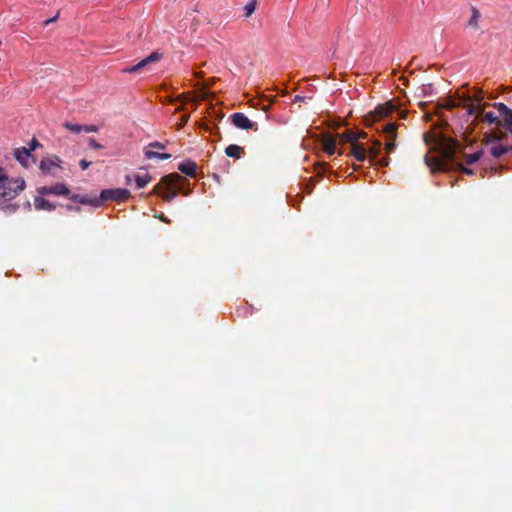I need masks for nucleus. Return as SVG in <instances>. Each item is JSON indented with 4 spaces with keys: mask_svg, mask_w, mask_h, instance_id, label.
<instances>
[{
    "mask_svg": "<svg viewBox=\"0 0 512 512\" xmlns=\"http://www.w3.org/2000/svg\"><path fill=\"white\" fill-rule=\"evenodd\" d=\"M441 142L443 147L441 148L440 157L436 164L432 163L428 155L424 157L425 164L430 168L431 172L456 171L468 176H473L475 171L472 168L465 167L459 160L458 153L461 152V144L459 141L443 136Z\"/></svg>",
    "mask_w": 512,
    "mask_h": 512,
    "instance_id": "obj_1",
    "label": "nucleus"
},
{
    "mask_svg": "<svg viewBox=\"0 0 512 512\" xmlns=\"http://www.w3.org/2000/svg\"><path fill=\"white\" fill-rule=\"evenodd\" d=\"M26 189V182L22 177L12 178L7 171L0 166V213L11 216L20 209V204L15 202Z\"/></svg>",
    "mask_w": 512,
    "mask_h": 512,
    "instance_id": "obj_2",
    "label": "nucleus"
},
{
    "mask_svg": "<svg viewBox=\"0 0 512 512\" xmlns=\"http://www.w3.org/2000/svg\"><path fill=\"white\" fill-rule=\"evenodd\" d=\"M130 197V191L126 188H109L100 191L99 196H90L88 194H76L70 196V200L79 205H89L93 208H99L108 201H124Z\"/></svg>",
    "mask_w": 512,
    "mask_h": 512,
    "instance_id": "obj_3",
    "label": "nucleus"
},
{
    "mask_svg": "<svg viewBox=\"0 0 512 512\" xmlns=\"http://www.w3.org/2000/svg\"><path fill=\"white\" fill-rule=\"evenodd\" d=\"M164 186L168 189H175L178 193H181L184 196H188L193 192V187L191 186L189 180L177 172H172L162 176L159 183H157L151 190V193H160Z\"/></svg>",
    "mask_w": 512,
    "mask_h": 512,
    "instance_id": "obj_4",
    "label": "nucleus"
},
{
    "mask_svg": "<svg viewBox=\"0 0 512 512\" xmlns=\"http://www.w3.org/2000/svg\"><path fill=\"white\" fill-rule=\"evenodd\" d=\"M383 150V146L381 141L374 140L371 146L366 149L367 156L370 158V162L373 165L379 166L381 168L387 167L390 163V158L388 156H381Z\"/></svg>",
    "mask_w": 512,
    "mask_h": 512,
    "instance_id": "obj_5",
    "label": "nucleus"
},
{
    "mask_svg": "<svg viewBox=\"0 0 512 512\" xmlns=\"http://www.w3.org/2000/svg\"><path fill=\"white\" fill-rule=\"evenodd\" d=\"M397 128L398 124L394 122H388L382 127V133L385 136V150L387 154L393 153L396 148V138H397Z\"/></svg>",
    "mask_w": 512,
    "mask_h": 512,
    "instance_id": "obj_6",
    "label": "nucleus"
},
{
    "mask_svg": "<svg viewBox=\"0 0 512 512\" xmlns=\"http://www.w3.org/2000/svg\"><path fill=\"white\" fill-rule=\"evenodd\" d=\"M37 194L42 196L56 195L68 197L70 199L71 194L70 188L63 182H57L50 186H41L37 188Z\"/></svg>",
    "mask_w": 512,
    "mask_h": 512,
    "instance_id": "obj_7",
    "label": "nucleus"
},
{
    "mask_svg": "<svg viewBox=\"0 0 512 512\" xmlns=\"http://www.w3.org/2000/svg\"><path fill=\"white\" fill-rule=\"evenodd\" d=\"M493 107L497 109L502 119L500 120V126L508 132L512 128V109L502 102L493 103Z\"/></svg>",
    "mask_w": 512,
    "mask_h": 512,
    "instance_id": "obj_8",
    "label": "nucleus"
},
{
    "mask_svg": "<svg viewBox=\"0 0 512 512\" xmlns=\"http://www.w3.org/2000/svg\"><path fill=\"white\" fill-rule=\"evenodd\" d=\"M162 56L163 54L160 53L158 50L153 51L150 55L140 60L137 64L124 68L122 72L128 74L137 73L147 65L159 61L162 58Z\"/></svg>",
    "mask_w": 512,
    "mask_h": 512,
    "instance_id": "obj_9",
    "label": "nucleus"
},
{
    "mask_svg": "<svg viewBox=\"0 0 512 512\" xmlns=\"http://www.w3.org/2000/svg\"><path fill=\"white\" fill-rule=\"evenodd\" d=\"M318 143L329 156L334 155L338 151V137L333 133L328 132L320 135L318 138Z\"/></svg>",
    "mask_w": 512,
    "mask_h": 512,
    "instance_id": "obj_10",
    "label": "nucleus"
},
{
    "mask_svg": "<svg viewBox=\"0 0 512 512\" xmlns=\"http://www.w3.org/2000/svg\"><path fill=\"white\" fill-rule=\"evenodd\" d=\"M231 123L241 130H257L258 124L250 120L244 113L235 112L230 116Z\"/></svg>",
    "mask_w": 512,
    "mask_h": 512,
    "instance_id": "obj_11",
    "label": "nucleus"
},
{
    "mask_svg": "<svg viewBox=\"0 0 512 512\" xmlns=\"http://www.w3.org/2000/svg\"><path fill=\"white\" fill-rule=\"evenodd\" d=\"M391 110L384 105L378 106L374 111H370L365 116V124L372 126L374 123L386 118L390 114Z\"/></svg>",
    "mask_w": 512,
    "mask_h": 512,
    "instance_id": "obj_12",
    "label": "nucleus"
},
{
    "mask_svg": "<svg viewBox=\"0 0 512 512\" xmlns=\"http://www.w3.org/2000/svg\"><path fill=\"white\" fill-rule=\"evenodd\" d=\"M13 155L17 162L24 168H29L31 163H36V158L29 153L26 147L16 148Z\"/></svg>",
    "mask_w": 512,
    "mask_h": 512,
    "instance_id": "obj_13",
    "label": "nucleus"
},
{
    "mask_svg": "<svg viewBox=\"0 0 512 512\" xmlns=\"http://www.w3.org/2000/svg\"><path fill=\"white\" fill-rule=\"evenodd\" d=\"M62 160L56 156L53 155L52 157H44L40 161L39 169L41 170L42 174L44 175H50L52 174L51 168L52 167H61Z\"/></svg>",
    "mask_w": 512,
    "mask_h": 512,
    "instance_id": "obj_14",
    "label": "nucleus"
},
{
    "mask_svg": "<svg viewBox=\"0 0 512 512\" xmlns=\"http://www.w3.org/2000/svg\"><path fill=\"white\" fill-rule=\"evenodd\" d=\"M178 170L185 176L195 178L198 173V165L195 161L187 158L178 165Z\"/></svg>",
    "mask_w": 512,
    "mask_h": 512,
    "instance_id": "obj_15",
    "label": "nucleus"
},
{
    "mask_svg": "<svg viewBox=\"0 0 512 512\" xmlns=\"http://www.w3.org/2000/svg\"><path fill=\"white\" fill-rule=\"evenodd\" d=\"M58 204L53 203L46 198H44L42 195H37L34 197V207L37 211H54L57 208Z\"/></svg>",
    "mask_w": 512,
    "mask_h": 512,
    "instance_id": "obj_16",
    "label": "nucleus"
},
{
    "mask_svg": "<svg viewBox=\"0 0 512 512\" xmlns=\"http://www.w3.org/2000/svg\"><path fill=\"white\" fill-rule=\"evenodd\" d=\"M488 143H494L495 145L490 148V154L492 157L499 159L506 154V148L501 143L500 137H494L490 139Z\"/></svg>",
    "mask_w": 512,
    "mask_h": 512,
    "instance_id": "obj_17",
    "label": "nucleus"
},
{
    "mask_svg": "<svg viewBox=\"0 0 512 512\" xmlns=\"http://www.w3.org/2000/svg\"><path fill=\"white\" fill-rule=\"evenodd\" d=\"M349 155L353 156L359 162L365 161L368 157L363 143H356V145L351 148Z\"/></svg>",
    "mask_w": 512,
    "mask_h": 512,
    "instance_id": "obj_18",
    "label": "nucleus"
},
{
    "mask_svg": "<svg viewBox=\"0 0 512 512\" xmlns=\"http://www.w3.org/2000/svg\"><path fill=\"white\" fill-rule=\"evenodd\" d=\"M178 192L177 190L175 189H168L167 187H163L161 189V192L160 193H157V194H154L155 196H160L163 201L167 202V203H171L177 196ZM150 195H153L151 192H150Z\"/></svg>",
    "mask_w": 512,
    "mask_h": 512,
    "instance_id": "obj_19",
    "label": "nucleus"
},
{
    "mask_svg": "<svg viewBox=\"0 0 512 512\" xmlns=\"http://www.w3.org/2000/svg\"><path fill=\"white\" fill-rule=\"evenodd\" d=\"M143 154L147 160H151V159L168 160L171 158V154H169V153H160V152H156V151H153V150L147 149V148L143 149Z\"/></svg>",
    "mask_w": 512,
    "mask_h": 512,
    "instance_id": "obj_20",
    "label": "nucleus"
},
{
    "mask_svg": "<svg viewBox=\"0 0 512 512\" xmlns=\"http://www.w3.org/2000/svg\"><path fill=\"white\" fill-rule=\"evenodd\" d=\"M244 153V148L236 144H230L225 148V154L227 157L239 159Z\"/></svg>",
    "mask_w": 512,
    "mask_h": 512,
    "instance_id": "obj_21",
    "label": "nucleus"
},
{
    "mask_svg": "<svg viewBox=\"0 0 512 512\" xmlns=\"http://www.w3.org/2000/svg\"><path fill=\"white\" fill-rule=\"evenodd\" d=\"M153 177L151 174L146 173L145 175L136 174L134 176L136 189L140 190L147 186L152 181Z\"/></svg>",
    "mask_w": 512,
    "mask_h": 512,
    "instance_id": "obj_22",
    "label": "nucleus"
},
{
    "mask_svg": "<svg viewBox=\"0 0 512 512\" xmlns=\"http://www.w3.org/2000/svg\"><path fill=\"white\" fill-rule=\"evenodd\" d=\"M482 121L489 125L496 124L500 126V116L493 111L483 112Z\"/></svg>",
    "mask_w": 512,
    "mask_h": 512,
    "instance_id": "obj_23",
    "label": "nucleus"
},
{
    "mask_svg": "<svg viewBox=\"0 0 512 512\" xmlns=\"http://www.w3.org/2000/svg\"><path fill=\"white\" fill-rule=\"evenodd\" d=\"M334 135L338 137V142L340 140H342V141H345L348 143L355 144L358 140V134H356L353 131H346L342 134H334Z\"/></svg>",
    "mask_w": 512,
    "mask_h": 512,
    "instance_id": "obj_24",
    "label": "nucleus"
},
{
    "mask_svg": "<svg viewBox=\"0 0 512 512\" xmlns=\"http://www.w3.org/2000/svg\"><path fill=\"white\" fill-rule=\"evenodd\" d=\"M483 155H484V150L479 149L469 155H466L465 161L468 165H472V164L477 163L483 157Z\"/></svg>",
    "mask_w": 512,
    "mask_h": 512,
    "instance_id": "obj_25",
    "label": "nucleus"
},
{
    "mask_svg": "<svg viewBox=\"0 0 512 512\" xmlns=\"http://www.w3.org/2000/svg\"><path fill=\"white\" fill-rule=\"evenodd\" d=\"M63 127L73 133H76V134L83 132V124H75V123L66 121L63 123Z\"/></svg>",
    "mask_w": 512,
    "mask_h": 512,
    "instance_id": "obj_26",
    "label": "nucleus"
},
{
    "mask_svg": "<svg viewBox=\"0 0 512 512\" xmlns=\"http://www.w3.org/2000/svg\"><path fill=\"white\" fill-rule=\"evenodd\" d=\"M256 5H257V0H249L245 6H244V16L245 17H249L251 16L255 9H256Z\"/></svg>",
    "mask_w": 512,
    "mask_h": 512,
    "instance_id": "obj_27",
    "label": "nucleus"
},
{
    "mask_svg": "<svg viewBox=\"0 0 512 512\" xmlns=\"http://www.w3.org/2000/svg\"><path fill=\"white\" fill-rule=\"evenodd\" d=\"M420 96L428 97L435 93L434 86L432 84H423L420 88Z\"/></svg>",
    "mask_w": 512,
    "mask_h": 512,
    "instance_id": "obj_28",
    "label": "nucleus"
},
{
    "mask_svg": "<svg viewBox=\"0 0 512 512\" xmlns=\"http://www.w3.org/2000/svg\"><path fill=\"white\" fill-rule=\"evenodd\" d=\"M479 18H480L479 11L476 8L472 7V15L468 21V25L473 28H478Z\"/></svg>",
    "mask_w": 512,
    "mask_h": 512,
    "instance_id": "obj_29",
    "label": "nucleus"
},
{
    "mask_svg": "<svg viewBox=\"0 0 512 512\" xmlns=\"http://www.w3.org/2000/svg\"><path fill=\"white\" fill-rule=\"evenodd\" d=\"M287 198H288L289 205L294 207V208H298L299 204L303 200L302 194H297L295 197L287 195Z\"/></svg>",
    "mask_w": 512,
    "mask_h": 512,
    "instance_id": "obj_30",
    "label": "nucleus"
},
{
    "mask_svg": "<svg viewBox=\"0 0 512 512\" xmlns=\"http://www.w3.org/2000/svg\"><path fill=\"white\" fill-rule=\"evenodd\" d=\"M39 147H42V144L35 137H33L28 143L27 150H29V153L32 154V152Z\"/></svg>",
    "mask_w": 512,
    "mask_h": 512,
    "instance_id": "obj_31",
    "label": "nucleus"
},
{
    "mask_svg": "<svg viewBox=\"0 0 512 512\" xmlns=\"http://www.w3.org/2000/svg\"><path fill=\"white\" fill-rule=\"evenodd\" d=\"M88 146L93 150H99L103 148V145L97 142L93 137L88 138Z\"/></svg>",
    "mask_w": 512,
    "mask_h": 512,
    "instance_id": "obj_32",
    "label": "nucleus"
},
{
    "mask_svg": "<svg viewBox=\"0 0 512 512\" xmlns=\"http://www.w3.org/2000/svg\"><path fill=\"white\" fill-rule=\"evenodd\" d=\"M145 148H147V149L155 148V149H159V150H164L166 148V145L159 141H153V142H150Z\"/></svg>",
    "mask_w": 512,
    "mask_h": 512,
    "instance_id": "obj_33",
    "label": "nucleus"
},
{
    "mask_svg": "<svg viewBox=\"0 0 512 512\" xmlns=\"http://www.w3.org/2000/svg\"><path fill=\"white\" fill-rule=\"evenodd\" d=\"M99 131V127L97 125H85L83 124V132H86V133H92V132H98Z\"/></svg>",
    "mask_w": 512,
    "mask_h": 512,
    "instance_id": "obj_34",
    "label": "nucleus"
},
{
    "mask_svg": "<svg viewBox=\"0 0 512 512\" xmlns=\"http://www.w3.org/2000/svg\"><path fill=\"white\" fill-rule=\"evenodd\" d=\"M67 211H70V212H80L81 211V207L79 205H72V204H65V205H62Z\"/></svg>",
    "mask_w": 512,
    "mask_h": 512,
    "instance_id": "obj_35",
    "label": "nucleus"
},
{
    "mask_svg": "<svg viewBox=\"0 0 512 512\" xmlns=\"http://www.w3.org/2000/svg\"><path fill=\"white\" fill-rule=\"evenodd\" d=\"M318 171L320 174H325V173L329 172L330 171L329 164L326 162L321 163L318 167Z\"/></svg>",
    "mask_w": 512,
    "mask_h": 512,
    "instance_id": "obj_36",
    "label": "nucleus"
},
{
    "mask_svg": "<svg viewBox=\"0 0 512 512\" xmlns=\"http://www.w3.org/2000/svg\"><path fill=\"white\" fill-rule=\"evenodd\" d=\"M91 165V162L86 160V159H82L79 161V166L82 170H86L90 167Z\"/></svg>",
    "mask_w": 512,
    "mask_h": 512,
    "instance_id": "obj_37",
    "label": "nucleus"
},
{
    "mask_svg": "<svg viewBox=\"0 0 512 512\" xmlns=\"http://www.w3.org/2000/svg\"><path fill=\"white\" fill-rule=\"evenodd\" d=\"M58 17H59V13H57L55 16H53L51 18H48V19L44 20L43 21V25L47 26V25H49L51 23H54L58 19Z\"/></svg>",
    "mask_w": 512,
    "mask_h": 512,
    "instance_id": "obj_38",
    "label": "nucleus"
},
{
    "mask_svg": "<svg viewBox=\"0 0 512 512\" xmlns=\"http://www.w3.org/2000/svg\"><path fill=\"white\" fill-rule=\"evenodd\" d=\"M313 188H314V183L306 182L303 189H304V191H306V193L311 194L313 191Z\"/></svg>",
    "mask_w": 512,
    "mask_h": 512,
    "instance_id": "obj_39",
    "label": "nucleus"
},
{
    "mask_svg": "<svg viewBox=\"0 0 512 512\" xmlns=\"http://www.w3.org/2000/svg\"><path fill=\"white\" fill-rule=\"evenodd\" d=\"M476 114V108L475 107H468L467 108V116L470 117L472 115H475Z\"/></svg>",
    "mask_w": 512,
    "mask_h": 512,
    "instance_id": "obj_40",
    "label": "nucleus"
},
{
    "mask_svg": "<svg viewBox=\"0 0 512 512\" xmlns=\"http://www.w3.org/2000/svg\"><path fill=\"white\" fill-rule=\"evenodd\" d=\"M23 208L26 210V211H31L32 209V204L29 200L25 201L23 203Z\"/></svg>",
    "mask_w": 512,
    "mask_h": 512,
    "instance_id": "obj_41",
    "label": "nucleus"
},
{
    "mask_svg": "<svg viewBox=\"0 0 512 512\" xmlns=\"http://www.w3.org/2000/svg\"><path fill=\"white\" fill-rule=\"evenodd\" d=\"M158 218L164 223H170V219H168L163 213H161Z\"/></svg>",
    "mask_w": 512,
    "mask_h": 512,
    "instance_id": "obj_42",
    "label": "nucleus"
},
{
    "mask_svg": "<svg viewBox=\"0 0 512 512\" xmlns=\"http://www.w3.org/2000/svg\"><path fill=\"white\" fill-rule=\"evenodd\" d=\"M304 100H305V97L300 96V95H296V96L294 97V101H295V102H302V101H304Z\"/></svg>",
    "mask_w": 512,
    "mask_h": 512,
    "instance_id": "obj_43",
    "label": "nucleus"
},
{
    "mask_svg": "<svg viewBox=\"0 0 512 512\" xmlns=\"http://www.w3.org/2000/svg\"><path fill=\"white\" fill-rule=\"evenodd\" d=\"M131 180H132V179H131V176H130V175H126V176H125V183H126L127 185H130V184H131Z\"/></svg>",
    "mask_w": 512,
    "mask_h": 512,
    "instance_id": "obj_44",
    "label": "nucleus"
},
{
    "mask_svg": "<svg viewBox=\"0 0 512 512\" xmlns=\"http://www.w3.org/2000/svg\"><path fill=\"white\" fill-rule=\"evenodd\" d=\"M423 137H424L425 143L429 144L430 143V136L428 134H424Z\"/></svg>",
    "mask_w": 512,
    "mask_h": 512,
    "instance_id": "obj_45",
    "label": "nucleus"
},
{
    "mask_svg": "<svg viewBox=\"0 0 512 512\" xmlns=\"http://www.w3.org/2000/svg\"><path fill=\"white\" fill-rule=\"evenodd\" d=\"M504 147L506 148V154L512 152V145H504Z\"/></svg>",
    "mask_w": 512,
    "mask_h": 512,
    "instance_id": "obj_46",
    "label": "nucleus"
},
{
    "mask_svg": "<svg viewBox=\"0 0 512 512\" xmlns=\"http://www.w3.org/2000/svg\"><path fill=\"white\" fill-rule=\"evenodd\" d=\"M367 137V134L365 132H361L359 135H358V138H363L365 139Z\"/></svg>",
    "mask_w": 512,
    "mask_h": 512,
    "instance_id": "obj_47",
    "label": "nucleus"
},
{
    "mask_svg": "<svg viewBox=\"0 0 512 512\" xmlns=\"http://www.w3.org/2000/svg\"><path fill=\"white\" fill-rule=\"evenodd\" d=\"M182 122H184V123L188 122V118L182 119Z\"/></svg>",
    "mask_w": 512,
    "mask_h": 512,
    "instance_id": "obj_48",
    "label": "nucleus"
},
{
    "mask_svg": "<svg viewBox=\"0 0 512 512\" xmlns=\"http://www.w3.org/2000/svg\"><path fill=\"white\" fill-rule=\"evenodd\" d=\"M182 122H184V123L188 122V118L182 119Z\"/></svg>",
    "mask_w": 512,
    "mask_h": 512,
    "instance_id": "obj_49",
    "label": "nucleus"
}]
</instances>
